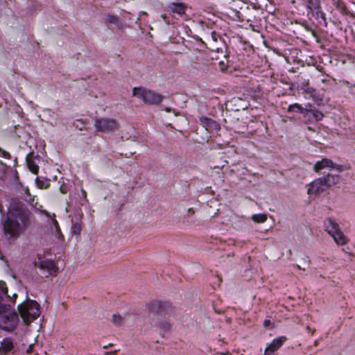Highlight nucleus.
Listing matches in <instances>:
<instances>
[{
	"label": "nucleus",
	"mask_w": 355,
	"mask_h": 355,
	"mask_svg": "<svg viewBox=\"0 0 355 355\" xmlns=\"http://www.w3.org/2000/svg\"><path fill=\"white\" fill-rule=\"evenodd\" d=\"M196 60L199 64H202V69L203 71L207 72L209 70V65L211 64V60L207 58V56L203 55L200 53V56L196 57Z\"/></svg>",
	"instance_id": "obj_22"
},
{
	"label": "nucleus",
	"mask_w": 355,
	"mask_h": 355,
	"mask_svg": "<svg viewBox=\"0 0 355 355\" xmlns=\"http://www.w3.org/2000/svg\"><path fill=\"white\" fill-rule=\"evenodd\" d=\"M211 34H212V38L214 39V40H215V41H216V40H217V39H216V36H215L216 33H215V32H212V33H211Z\"/></svg>",
	"instance_id": "obj_39"
},
{
	"label": "nucleus",
	"mask_w": 355,
	"mask_h": 355,
	"mask_svg": "<svg viewBox=\"0 0 355 355\" xmlns=\"http://www.w3.org/2000/svg\"><path fill=\"white\" fill-rule=\"evenodd\" d=\"M324 168H336L338 171H343V166L337 165L334 164L332 160L324 158L320 161L315 162L313 166V170L316 173H319L322 169Z\"/></svg>",
	"instance_id": "obj_11"
},
{
	"label": "nucleus",
	"mask_w": 355,
	"mask_h": 355,
	"mask_svg": "<svg viewBox=\"0 0 355 355\" xmlns=\"http://www.w3.org/2000/svg\"><path fill=\"white\" fill-rule=\"evenodd\" d=\"M17 294L13 293L12 296L8 295V288L4 282H0V310L7 304L11 303L10 300H13L16 303Z\"/></svg>",
	"instance_id": "obj_9"
},
{
	"label": "nucleus",
	"mask_w": 355,
	"mask_h": 355,
	"mask_svg": "<svg viewBox=\"0 0 355 355\" xmlns=\"http://www.w3.org/2000/svg\"><path fill=\"white\" fill-rule=\"evenodd\" d=\"M187 6L183 3H171L169 5L170 10L173 13H177L180 15L184 14Z\"/></svg>",
	"instance_id": "obj_18"
},
{
	"label": "nucleus",
	"mask_w": 355,
	"mask_h": 355,
	"mask_svg": "<svg viewBox=\"0 0 355 355\" xmlns=\"http://www.w3.org/2000/svg\"><path fill=\"white\" fill-rule=\"evenodd\" d=\"M324 227L325 230L330 235H332L338 229H340L338 223H336L334 220H332L330 218H327L326 220L324 221Z\"/></svg>",
	"instance_id": "obj_17"
},
{
	"label": "nucleus",
	"mask_w": 355,
	"mask_h": 355,
	"mask_svg": "<svg viewBox=\"0 0 355 355\" xmlns=\"http://www.w3.org/2000/svg\"><path fill=\"white\" fill-rule=\"evenodd\" d=\"M270 321L269 320H265L264 322H263V326L265 327H269V325L270 324Z\"/></svg>",
	"instance_id": "obj_37"
},
{
	"label": "nucleus",
	"mask_w": 355,
	"mask_h": 355,
	"mask_svg": "<svg viewBox=\"0 0 355 355\" xmlns=\"http://www.w3.org/2000/svg\"><path fill=\"white\" fill-rule=\"evenodd\" d=\"M41 157L37 153L35 154L34 152L29 153L26 157V162L27 166L30 171H31L33 174H37L39 172V166L38 163Z\"/></svg>",
	"instance_id": "obj_12"
},
{
	"label": "nucleus",
	"mask_w": 355,
	"mask_h": 355,
	"mask_svg": "<svg viewBox=\"0 0 355 355\" xmlns=\"http://www.w3.org/2000/svg\"><path fill=\"white\" fill-rule=\"evenodd\" d=\"M252 219L256 223H264L267 220V215L265 214H254Z\"/></svg>",
	"instance_id": "obj_27"
},
{
	"label": "nucleus",
	"mask_w": 355,
	"mask_h": 355,
	"mask_svg": "<svg viewBox=\"0 0 355 355\" xmlns=\"http://www.w3.org/2000/svg\"><path fill=\"white\" fill-rule=\"evenodd\" d=\"M15 304L11 300L10 304L0 310V329L8 332L15 330L19 322V314L14 308Z\"/></svg>",
	"instance_id": "obj_2"
},
{
	"label": "nucleus",
	"mask_w": 355,
	"mask_h": 355,
	"mask_svg": "<svg viewBox=\"0 0 355 355\" xmlns=\"http://www.w3.org/2000/svg\"><path fill=\"white\" fill-rule=\"evenodd\" d=\"M218 65H219L220 71L223 72H225L227 71V67H228V61L227 60H226V61L221 60L219 62Z\"/></svg>",
	"instance_id": "obj_32"
},
{
	"label": "nucleus",
	"mask_w": 355,
	"mask_h": 355,
	"mask_svg": "<svg viewBox=\"0 0 355 355\" xmlns=\"http://www.w3.org/2000/svg\"><path fill=\"white\" fill-rule=\"evenodd\" d=\"M21 191H20V197L24 200L26 201L31 207H35L37 205V202H35V196H32L28 187H24L21 184Z\"/></svg>",
	"instance_id": "obj_15"
},
{
	"label": "nucleus",
	"mask_w": 355,
	"mask_h": 355,
	"mask_svg": "<svg viewBox=\"0 0 355 355\" xmlns=\"http://www.w3.org/2000/svg\"><path fill=\"white\" fill-rule=\"evenodd\" d=\"M314 346H317L318 345V340H315L313 343Z\"/></svg>",
	"instance_id": "obj_40"
},
{
	"label": "nucleus",
	"mask_w": 355,
	"mask_h": 355,
	"mask_svg": "<svg viewBox=\"0 0 355 355\" xmlns=\"http://www.w3.org/2000/svg\"><path fill=\"white\" fill-rule=\"evenodd\" d=\"M306 329H307L309 331H311V328H310L309 326H307V327H306Z\"/></svg>",
	"instance_id": "obj_42"
},
{
	"label": "nucleus",
	"mask_w": 355,
	"mask_h": 355,
	"mask_svg": "<svg viewBox=\"0 0 355 355\" xmlns=\"http://www.w3.org/2000/svg\"><path fill=\"white\" fill-rule=\"evenodd\" d=\"M35 183L40 189H46L50 185V180L45 179L41 180L39 177L35 178Z\"/></svg>",
	"instance_id": "obj_26"
},
{
	"label": "nucleus",
	"mask_w": 355,
	"mask_h": 355,
	"mask_svg": "<svg viewBox=\"0 0 355 355\" xmlns=\"http://www.w3.org/2000/svg\"><path fill=\"white\" fill-rule=\"evenodd\" d=\"M34 266L36 269L40 270V275L42 277L55 275L58 269L53 261L42 257H38L35 260Z\"/></svg>",
	"instance_id": "obj_5"
},
{
	"label": "nucleus",
	"mask_w": 355,
	"mask_h": 355,
	"mask_svg": "<svg viewBox=\"0 0 355 355\" xmlns=\"http://www.w3.org/2000/svg\"><path fill=\"white\" fill-rule=\"evenodd\" d=\"M118 351H119V350L115 349V350L113 352V353H116V352H118Z\"/></svg>",
	"instance_id": "obj_44"
},
{
	"label": "nucleus",
	"mask_w": 355,
	"mask_h": 355,
	"mask_svg": "<svg viewBox=\"0 0 355 355\" xmlns=\"http://www.w3.org/2000/svg\"><path fill=\"white\" fill-rule=\"evenodd\" d=\"M199 121L200 124L208 131L219 130L220 129V125L216 121L207 116H200Z\"/></svg>",
	"instance_id": "obj_14"
},
{
	"label": "nucleus",
	"mask_w": 355,
	"mask_h": 355,
	"mask_svg": "<svg viewBox=\"0 0 355 355\" xmlns=\"http://www.w3.org/2000/svg\"><path fill=\"white\" fill-rule=\"evenodd\" d=\"M313 17L315 18L316 20H318V22L320 24H324V26H327V21L325 17V13L321 10V8H318L317 10H315L312 12H311Z\"/></svg>",
	"instance_id": "obj_19"
},
{
	"label": "nucleus",
	"mask_w": 355,
	"mask_h": 355,
	"mask_svg": "<svg viewBox=\"0 0 355 355\" xmlns=\"http://www.w3.org/2000/svg\"><path fill=\"white\" fill-rule=\"evenodd\" d=\"M147 307L150 315L159 318L166 312L167 309L170 307V304L166 302L154 300L148 303Z\"/></svg>",
	"instance_id": "obj_6"
},
{
	"label": "nucleus",
	"mask_w": 355,
	"mask_h": 355,
	"mask_svg": "<svg viewBox=\"0 0 355 355\" xmlns=\"http://www.w3.org/2000/svg\"><path fill=\"white\" fill-rule=\"evenodd\" d=\"M32 214L18 198H12L8 208L6 219L3 224L5 237L8 240L18 239L31 224Z\"/></svg>",
	"instance_id": "obj_1"
},
{
	"label": "nucleus",
	"mask_w": 355,
	"mask_h": 355,
	"mask_svg": "<svg viewBox=\"0 0 355 355\" xmlns=\"http://www.w3.org/2000/svg\"><path fill=\"white\" fill-rule=\"evenodd\" d=\"M17 311L24 324L28 325L40 316V305L26 297V300L18 304Z\"/></svg>",
	"instance_id": "obj_3"
},
{
	"label": "nucleus",
	"mask_w": 355,
	"mask_h": 355,
	"mask_svg": "<svg viewBox=\"0 0 355 355\" xmlns=\"http://www.w3.org/2000/svg\"><path fill=\"white\" fill-rule=\"evenodd\" d=\"M305 28H306V30H307L308 31L311 32L313 35L316 36V33H315V31L314 30H313L311 28L309 27L308 26H306Z\"/></svg>",
	"instance_id": "obj_36"
},
{
	"label": "nucleus",
	"mask_w": 355,
	"mask_h": 355,
	"mask_svg": "<svg viewBox=\"0 0 355 355\" xmlns=\"http://www.w3.org/2000/svg\"><path fill=\"white\" fill-rule=\"evenodd\" d=\"M81 225L80 223L76 222L72 223L71 227V232H73L74 234L79 235L81 232Z\"/></svg>",
	"instance_id": "obj_29"
},
{
	"label": "nucleus",
	"mask_w": 355,
	"mask_h": 355,
	"mask_svg": "<svg viewBox=\"0 0 355 355\" xmlns=\"http://www.w3.org/2000/svg\"><path fill=\"white\" fill-rule=\"evenodd\" d=\"M54 224H55V225H58V222H57L55 220H54Z\"/></svg>",
	"instance_id": "obj_43"
},
{
	"label": "nucleus",
	"mask_w": 355,
	"mask_h": 355,
	"mask_svg": "<svg viewBox=\"0 0 355 355\" xmlns=\"http://www.w3.org/2000/svg\"><path fill=\"white\" fill-rule=\"evenodd\" d=\"M80 193H81L80 197L84 198V199H86V198H87V193H86V191L84 189H82L80 190Z\"/></svg>",
	"instance_id": "obj_35"
},
{
	"label": "nucleus",
	"mask_w": 355,
	"mask_h": 355,
	"mask_svg": "<svg viewBox=\"0 0 355 355\" xmlns=\"http://www.w3.org/2000/svg\"><path fill=\"white\" fill-rule=\"evenodd\" d=\"M312 113H313V110L312 109H307V108H304V110H303V112H302V116L305 119H307L308 121H310L312 119Z\"/></svg>",
	"instance_id": "obj_30"
},
{
	"label": "nucleus",
	"mask_w": 355,
	"mask_h": 355,
	"mask_svg": "<svg viewBox=\"0 0 355 355\" xmlns=\"http://www.w3.org/2000/svg\"><path fill=\"white\" fill-rule=\"evenodd\" d=\"M116 122L112 119H96L94 126L101 132H110L114 131L116 128Z\"/></svg>",
	"instance_id": "obj_7"
},
{
	"label": "nucleus",
	"mask_w": 355,
	"mask_h": 355,
	"mask_svg": "<svg viewBox=\"0 0 355 355\" xmlns=\"http://www.w3.org/2000/svg\"><path fill=\"white\" fill-rule=\"evenodd\" d=\"M106 21L109 23L116 25V26H119L121 23L119 22V18L116 16L108 14L105 19Z\"/></svg>",
	"instance_id": "obj_28"
},
{
	"label": "nucleus",
	"mask_w": 355,
	"mask_h": 355,
	"mask_svg": "<svg viewBox=\"0 0 355 355\" xmlns=\"http://www.w3.org/2000/svg\"><path fill=\"white\" fill-rule=\"evenodd\" d=\"M0 156L5 157L6 159L11 158L10 154L8 152H7L6 150L1 148V147H0Z\"/></svg>",
	"instance_id": "obj_34"
},
{
	"label": "nucleus",
	"mask_w": 355,
	"mask_h": 355,
	"mask_svg": "<svg viewBox=\"0 0 355 355\" xmlns=\"http://www.w3.org/2000/svg\"><path fill=\"white\" fill-rule=\"evenodd\" d=\"M331 236L338 245H345L347 242V237L344 235L340 229H338Z\"/></svg>",
	"instance_id": "obj_21"
},
{
	"label": "nucleus",
	"mask_w": 355,
	"mask_h": 355,
	"mask_svg": "<svg viewBox=\"0 0 355 355\" xmlns=\"http://www.w3.org/2000/svg\"><path fill=\"white\" fill-rule=\"evenodd\" d=\"M323 116V114L321 112L313 110L312 119H314L316 121H319L322 119Z\"/></svg>",
	"instance_id": "obj_31"
},
{
	"label": "nucleus",
	"mask_w": 355,
	"mask_h": 355,
	"mask_svg": "<svg viewBox=\"0 0 355 355\" xmlns=\"http://www.w3.org/2000/svg\"><path fill=\"white\" fill-rule=\"evenodd\" d=\"M327 189L325 179L320 178L313 180L309 185L307 192L309 194H320Z\"/></svg>",
	"instance_id": "obj_10"
},
{
	"label": "nucleus",
	"mask_w": 355,
	"mask_h": 355,
	"mask_svg": "<svg viewBox=\"0 0 355 355\" xmlns=\"http://www.w3.org/2000/svg\"><path fill=\"white\" fill-rule=\"evenodd\" d=\"M297 268L298 269H302V268H301L299 265H297ZM302 270H305V268H302Z\"/></svg>",
	"instance_id": "obj_41"
},
{
	"label": "nucleus",
	"mask_w": 355,
	"mask_h": 355,
	"mask_svg": "<svg viewBox=\"0 0 355 355\" xmlns=\"http://www.w3.org/2000/svg\"><path fill=\"white\" fill-rule=\"evenodd\" d=\"M306 7L309 10V12L321 8L320 0H306Z\"/></svg>",
	"instance_id": "obj_24"
},
{
	"label": "nucleus",
	"mask_w": 355,
	"mask_h": 355,
	"mask_svg": "<svg viewBox=\"0 0 355 355\" xmlns=\"http://www.w3.org/2000/svg\"><path fill=\"white\" fill-rule=\"evenodd\" d=\"M304 110V108L299 103L290 105L288 107V112H297L302 114Z\"/></svg>",
	"instance_id": "obj_25"
},
{
	"label": "nucleus",
	"mask_w": 355,
	"mask_h": 355,
	"mask_svg": "<svg viewBox=\"0 0 355 355\" xmlns=\"http://www.w3.org/2000/svg\"><path fill=\"white\" fill-rule=\"evenodd\" d=\"M131 318V315H125L124 317H121L119 314H113L112 316V322L116 327H119L128 323V320Z\"/></svg>",
	"instance_id": "obj_16"
},
{
	"label": "nucleus",
	"mask_w": 355,
	"mask_h": 355,
	"mask_svg": "<svg viewBox=\"0 0 355 355\" xmlns=\"http://www.w3.org/2000/svg\"><path fill=\"white\" fill-rule=\"evenodd\" d=\"M345 83L347 85V86L348 87H352V84H350V83H349L348 81H347V80H345ZM353 86H354V87H355V83L353 85Z\"/></svg>",
	"instance_id": "obj_38"
},
{
	"label": "nucleus",
	"mask_w": 355,
	"mask_h": 355,
	"mask_svg": "<svg viewBox=\"0 0 355 355\" xmlns=\"http://www.w3.org/2000/svg\"><path fill=\"white\" fill-rule=\"evenodd\" d=\"M325 179L327 188L337 184L340 181V177L338 175H332L328 173L326 176L323 177Z\"/></svg>",
	"instance_id": "obj_23"
},
{
	"label": "nucleus",
	"mask_w": 355,
	"mask_h": 355,
	"mask_svg": "<svg viewBox=\"0 0 355 355\" xmlns=\"http://www.w3.org/2000/svg\"><path fill=\"white\" fill-rule=\"evenodd\" d=\"M17 343L10 337H6L0 342V355H12L17 352Z\"/></svg>",
	"instance_id": "obj_8"
},
{
	"label": "nucleus",
	"mask_w": 355,
	"mask_h": 355,
	"mask_svg": "<svg viewBox=\"0 0 355 355\" xmlns=\"http://www.w3.org/2000/svg\"><path fill=\"white\" fill-rule=\"evenodd\" d=\"M286 337L280 336L276 338L270 343L266 347L263 355H272V354L278 350L286 340Z\"/></svg>",
	"instance_id": "obj_13"
},
{
	"label": "nucleus",
	"mask_w": 355,
	"mask_h": 355,
	"mask_svg": "<svg viewBox=\"0 0 355 355\" xmlns=\"http://www.w3.org/2000/svg\"><path fill=\"white\" fill-rule=\"evenodd\" d=\"M336 8L339 9L343 13H346L347 12V8L342 1L338 2Z\"/></svg>",
	"instance_id": "obj_33"
},
{
	"label": "nucleus",
	"mask_w": 355,
	"mask_h": 355,
	"mask_svg": "<svg viewBox=\"0 0 355 355\" xmlns=\"http://www.w3.org/2000/svg\"><path fill=\"white\" fill-rule=\"evenodd\" d=\"M132 96L138 98L144 104L148 105H158L164 98V96L155 91L144 87H133Z\"/></svg>",
	"instance_id": "obj_4"
},
{
	"label": "nucleus",
	"mask_w": 355,
	"mask_h": 355,
	"mask_svg": "<svg viewBox=\"0 0 355 355\" xmlns=\"http://www.w3.org/2000/svg\"><path fill=\"white\" fill-rule=\"evenodd\" d=\"M159 320V318H157L156 320L153 318L152 321H151V325L159 327L161 331H162V332H166V331H169V329L171 328L170 323L166 320L162 321V322L158 321Z\"/></svg>",
	"instance_id": "obj_20"
}]
</instances>
